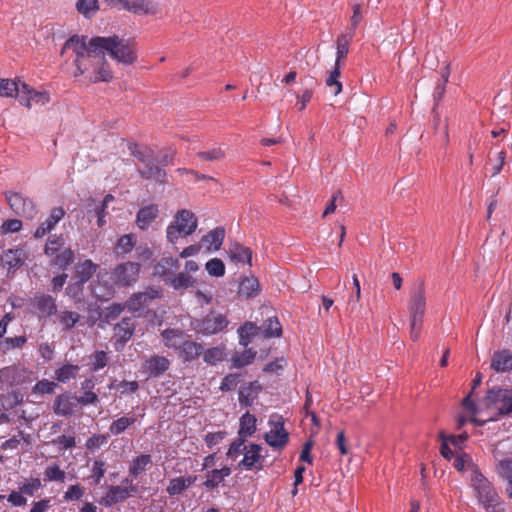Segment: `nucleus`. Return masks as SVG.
<instances>
[{"instance_id": "obj_16", "label": "nucleus", "mask_w": 512, "mask_h": 512, "mask_svg": "<svg viewBox=\"0 0 512 512\" xmlns=\"http://www.w3.org/2000/svg\"><path fill=\"white\" fill-rule=\"evenodd\" d=\"M160 296L161 290L159 288L149 287L143 292L134 293L128 300L127 306L130 311H139Z\"/></svg>"}, {"instance_id": "obj_35", "label": "nucleus", "mask_w": 512, "mask_h": 512, "mask_svg": "<svg viewBox=\"0 0 512 512\" xmlns=\"http://www.w3.org/2000/svg\"><path fill=\"white\" fill-rule=\"evenodd\" d=\"M260 291V284L254 276L244 277L239 284L238 294L241 297L251 298L256 296Z\"/></svg>"}, {"instance_id": "obj_15", "label": "nucleus", "mask_w": 512, "mask_h": 512, "mask_svg": "<svg viewBox=\"0 0 512 512\" xmlns=\"http://www.w3.org/2000/svg\"><path fill=\"white\" fill-rule=\"evenodd\" d=\"M180 268V262L177 258L162 257L153 268V274L162 279L167 285L174 273Z\"/></svg>"}, {"instance_id": "obj_50", "label": "nucleus", "mask_w": 512, "mask_h": 512, "mask_svg": "<svg viewBox=\"0 0 512 512\" xmlns=\"http://www.w3.org/2000/svg\"><path fill=\"white\" fill-rule=\"evenodd\" d=\"M136 244V237L134 234H125L121 236L116 243V252L118 254L130 253Z\"/></svg>"}, {"instance_id": "obj_64", "label": "nucleus", "mask_w": 512, "mask_h": 512, "mask_svg": "<svg viewBox=\"0 0 512 512\" xmlns=\"http://www.w3.org/2000/svg\"><path fill=\"white\" fill-rule=\"evenodd\" d=\"M56 383L43 379L38 381L33 387V392L41 394H51L56 388Z\"/></svg>"}, {"instance_id": "obj_36", "label": "nucleus", "mask_w": 512, "mask_h": 512, "mask_svg": "<svg viewBox=\"0 0 512 512\" xmlns=\"http://www.w3.org/2000/svg\"><path fill=\"white\" fill-rule=\"evenodd\" d=\"M260 328L253 322H245L238 328L239 344L247 347L252 339L259 334Z\"/></svg>"}, {"instance_id": "obj_39", "label": "nucleus", "mask_w": 512, "mask_h": 512, "mask_svg": "<svg viewBox=\"0 0 512 512\" xmlns=\"http://www.w3.org/2000/svg\"><path fill=\"white\" fill-rule=\"evenodd\" d=\"M231 474V469L227 466L221 469H214L207 473L204 486L208 489L216 488L224 479Z\"/></svg>"}, {"instance_id": "obj_55", "label": "nucleus", "mask_w": 512, "mask_h": 512, "mask_svg": "<svg viewBox=\"0 0 512 512\" xmlns=\"http://www.w3.org/2000/svg\"><path fill=\"white\" fill-rule=\"evenodd\" d=\"M203 360L208 365H216L217 363L224 360V350L219 347L207 349L204 352Z\"/></svg>"}, {"instance_id": "obj_62", "label": "nucleus", "mask_w": 512, "mask_h": 512, "mask_svg": "<svg viewBox=\"0 0 512 512\" xmlns=\"http://www.w3.org/2000/svg\"><path fill=\"white\" fill-rule=\"evenodd\" d=\"M239 378L240 375L237 373L226 375L220 384V390L223 392L234 390L239 383Z\"/></svg>"}, {"instance_id": "obj_31", "label": "nucleus", "mask_w": 512, "mask_h": 512, "mask_svg": "<svg viewBox=\"0 0 512 512\" xmlns=\"http://www.w3.org/2000/svg\"><path fill=\"white\" fill-rule=\"evenodd\" d=\"M179 350L181 358L185 362H191L197 359L202 354L203 346L198 342L185 340L183 341Z\"/></svg>"}, {"instance_id": "obj_1", "label": "nucleus", "mask_w": 512, "mask_h": 512, "mask_svg": "<svg viewBox=\"0 0 512 512\" xmlns=\"http://www.w3.org/2000/svg\"><path fill=\"white\" fill-rule=\"evenodd\" d=\"M68 50L75 54V77L84 76L89 82H109L113 73L106 61L103 50L92 45V38L87 41L86 36L73 35L66 40L61 49V56Z\"/></svg>"}, {"instance_id": "obj_29", "label": "nucleus", "mask_w": 512, "mask_h": 512, "mask_svg": "<svg viewBox=\"0 0 512 512\" xmlns=\"http://www.w3.org/2000/svg\"><path fill=\"white\" fill-rule=\"evenodd\" d=\"M227 254L231 261L252 266V250L240 243H233Z\"/></svg>"}, {"instance_id": "obj_2", "label": "nucleus", "mask_w": 512, "mask_h": 512, "mask_svg": "<svg viewBox=\"0 0 512 512\" xmlns=\"http://www.w3.org/2000/svg\"><path fill=\"white\" fill-rule=\"evenodd\" d=\"M92 45L100 47L117 63L133 65L138 59L136 43L132 39L121 38L117 35L109 37H92Z\"/></svg>"}, {"instance_id": "obj_40", "label": "nucleus", "mask_w": 512, "mask_h": 512, "mask_svg": "<svg viewBox=\"0 0 512 512\" xmlns=\"http://www.w3.org/2000/svg\"><path fill=\"white\" fill-rule=\"evenodd\" d=\"M136 421L137 418L135 416H121L118 419L112 421L108 428L109 433L114 436H118L125 432L130 426H133Z\"/></svg>"}, {"instance_id": "obj_32", "label": "nucleus", "mask_w": 512, "mask_h": 512, "mask_svg": "<svg viewBox=\"0 0 512 512\" xmlns=\"http://www.w3.org/2000/svg\"><path fill=\"white\" fill-rule=\"evenodd\" d=\"M256 417L246 412L240 417L239 420V430L238 437L247 440L248 437H251L256 432Z\"/></svg>"}, {"instance_id": "obj_6", "label": "nucleus", "mask_w": 512, "mask_h": 512, "mask_svg": "<svg viewBox=\"0 0 512 512\" xmlns=\"http://www.w3.org/2000/svg\"><path fill=\"white\" fill-rule=\"evenodd\" d=\"M486 408L492 409L497 415L504 416L512 413V390L490 389L484 398Z\"/></svg>"}, {"instance_id": "obj_34", "label": "nucleus", "mask_w": 512, "mask_h": 512, "mask_svg": "<svg viewBox=\"0 0 512 512\" xmlns=\"http://www.w3.org/2000/svg\"><path fill=\"white\" fill-rule=\"evenodd\" d=\"M196 481V477L188 476V477H176L172 478L169 481V484L166 488L167 493L170 496H175L181 494L188 487H190Z\"/></svg>"}, {"instance_id": "obj_47", "label": "nucleus", "mask_w": 512, "mask_h": 512, "mask_svg": "<svg viewBox=\"0 0 512 512\" xmlns=\"http://www.w3.org/2000/svg\"><path fill=\"white\" fill-rule=\"evenodd\" d=\"M256 356L252 349H245L242 353H236L232 356L231 362L234 368H242L251 364Z\"/></svg>"}, {"instance_id": "obj_18", "label": "nucleus", "mask_w": 512, "mask_h": 512, "mask_svg": "<svg viewBox=\"0 0 512 512\" xmlns=\"http://www.w3.org/2000/svg\"><path fill=\"white\" fill-rule=\"evenodd\" d=\"M0 259L8 272H14L24 265L27 254L23 248L8 249L2 253Z\"/></svg>"}, {"instance_id": "obj_13", "label": "nucleus", "mask_w": 512, "mask_h": 512, "mask_svg": "<svg viewBox=\"0 0 512 512\" xmlns=\"http://www.w3.org/2000/svg\"><path fill=\"white\" fill-rule=\"evenodd\" d=\"M244 457L238 466L245 470H262L264 457L261 455L262 447L259 444L252 443L244 447Z\"/></svg>"}, {"instance_id": "obj_52", "label": "nucleus", "mask_w": 512, "mask_h": 512, "mask_svg": "<svg viewBox=\"0 0 512 512\" xmlns=\"http://www.w3.org/2000/svg\"><path fill=\"white\" fill-rule=\"evenodd\" d=\"M109 363V356L103 350L95 351L90 358V369L93 372L99 371L106 367Z\"/></svg>"}, {"instance_id": "obj_20", "label": "nucleus", "mask_w": 512, "mask_h": 512, "mask_svg": "<svg viewBox=\"0 0 512 512\" xmlns=\"http://www.w3.org/2000/svg\"><path fill=\"white\" fill-rule=\"evenodd\" d=\"M31 374L32 372L24 367L15 365L7 366L0 369V380H4L11 385H21Z\"/></svg>"}, {"instance_id": "obj_58", "label": "nucleus", "mask_w": 512, "mask_h": 512, "mask_svg": "<svg viewBox=\"0 0 512 512\" xmlns=\"http://www.w3.org/2000/svg\"><path fill=\"white\" fill-rule=\"evenodd\" d=\"M497 472L503 479L508 481L509 485L512 486V458L499 461L497 464Z\"/></svg>"}, {"instance_id": "obj_43", "label": "nucleus", "mask_w": 512, "mask_h": 512, "mask_svg": "<svg viewBox=\"0 0 512 512\" xmlns=\"http://www.w3.org/2000/svg\"><path fill=\"white\" fill-rule=\"evenodd\" d=\"M353 39V33L349 34H342L337 38L336 41V49H337V56L335 63H338V66H340L341 61L345 59L349 53V45Z\"/></svg>"}, {"instance_id": "obj_19", "label": "nucleus", "mask_w": 512, "mask_h": 512, "mask_svg": "<svg viewBox=\"0 0 512 512\" xmlns=\"http://www.w3.org/2000/svg\"><path fill=\"white\" fill-rule=\"evenodd\" d=\"M490 368L496 373L512 371V350L500 349L492 354Z\"/></svg>"}, {"instance_id": "obj_28", "label": "nucleus", "mask_w": 512, "mask_h": 512, "mask_svg": "<svg viewBox=\"0 0 512 512\" xmlns=\"http://www.w3.org/2000/svg\"><path fill=\"white\" fill-rule=\"evenodd\" d=\"M35 306L40 317H51L57 313L56 300L51 295H38L35 297Z\"/></svg>"}, {"instance_id": "obj_60", "label": "nucleus", "mask_w": 512, "mask_h": 512, "mask_svg": "<svg viewBox=\"0 0 512 512\" xmlns=\"http://www.w3.org/2000/svg\"><path fill=\"white\" fill-rule=\"evenodd\" d=\"M74 261V252L67 248L58 255H56L54 259V264L62 269L68 267Z\"/></svg>"}, {"instance_id": "obj_46", "label": "nucleus", "mask_w": 512, "mask_h": 512, "mask_svg": "<svg viewBox=\"0 0 512 512\" xmlns=\"http://www.w3.org/2000/svg\"><path fill=\"white\" fill-rule=\"evenodd\" d=\"M340 74V66H338V63H335L334 69L325 80L326 86L334 96H337L342 91V83L339 81Z\"/></svg>"}, {"instance_id": "obj_22", "label": "nucleus", "mask_w": 512, "mask_h": 512, "mask_svg": "<svg viewBox=\"0 0 512 512\" xmlns=\"http://www.w3.org/2000/svg\"><path fill=\"white\" fill-rule=\"evenodd\" d=\"M65 211L62 207H54L49 217L42 222L34 232L35 238H42L55 228L57 223L64 217Z\"/></svg>"}, {"instance_id": "obj_41", "label": "nucleus", "mask_w": 512, "mask_h": 512, "mask_svg": "<svg viewBox=\"0 0 512 512\" xmlns=\"http://www.w3.org/2000/svg\"><path fill=\"white\" fill-rule=\"evenodd\" d=\"M165 346L180 349L183 343V332L178 329H165L161 333Z\"/></svg>"}, {"instance_id": "obj_38", "label": "nucleus", "mask_w": 512, "mask_h": 512, "mask_svg": "<svg viewBox=\"0 0 512 512\" xmlns=\"http://www.w3.org/2000/svg\"><path fill=\"white\" fill-rule=\"evenodd\" d=\"M152 463L151 455L141 454L132 459L129 465V475L136 478L146 471L148 465Z\"/></svg>"}, {"instance_id": "obj_25", "label": "nucleus", "mask_w": 512, "mask_h": 512, "mask_svg": "<svg viewBox=\"0 0 512 512\" xmlns=\"http://www.w3.org/2000/svg\"><path fill=\"white\" fill-rule=\"evenodd\" d=\"M225 234L224 227L218 226L204 235L201 239V243L209 252L218 251L224 242Z\"/></svg>"}, {"instance_id": "obj_14", "label": "nucleus", "mask_w": 512, "mask_h": 512, "mask_svg": "<svg viewBox=\"0 0 512 512\" xmlns=\"http://www.w3.org/2000/svg\"><path fill=\"white\" fill-rule=\"evenodd\" d=\"M135 326L131 317H124L114 327V336L116 338L114 347L117 351L123 349L124 345L134 334Z\"/></svg>"}, {"instance_id": "obj_45", "label": "nucleus", "mask_w": 512, "mask_h": 512, "mask_svg": "<svg viewBox=\"0 0 512 512\" xmlns=\"http://www.w3.org/2000/svg\"><path fill=\"white\" fill-rule=\"evenodd\" d=\"M80 370L78 365L65 364L55 371V379L58 382L66 383L75 378Z\"/></svg>"}, {"instance_id": "obj_44", "label": "nucleus", "mask_w": 512, "mask_h": 512, "mask_svg": "<svg viewBox=\"0 0 512 512\" xmlns=\"http://www.w3.org/2000/svg\"><path fill=\"white\" fill-rule=\"evenodd\" d=\"M20 81L0 78V97H16L20 94Z\"/></svg>"}, {"instance_id": "obj_9", "label": "nucleus", "mask_w": 512, "mask_h": 512, "mask_svg": "<svg viewBox=\"0 0 512 512\" xmlns=\"http://www.w3.org/2000/svg\"><path fill=\"white\" fill-rule=\"evenodd\" d=\"M269 424L272 426V428L265 434V441L275 449L284 448L289 441V435L284 428V421L282 416H271Z\"/></svg>"}, {"instance_id": "obj_30", "label": "nucleus", "mask_w": 512, "mask_h": 512, "mask_svg": "<svg viewBox=\"0 0 512 512\" xmlns=\"http://www.w3.org/2000/svg\"><path fill=\"white\" fill-rule=\"evenodd\" d=\"M139 175L145 180H154L158 183H166L167 173L158 165L153 164V160L145 164L144 168L138 169Z\"/></svg>"}, {"instance_id": "obj_27", "label": "nucleus", "mask_w": 512, "mask_h": 512, "mask_svg": "<svg viewBox=\"0 0 512 512\" xmlns=\"http://www.w3.org/2000/svg\"><path fill=\"white\" fill-rule=\"evenodd\" d=\"M95 382L91 378H86L81 383L82 395L75 398L78 404L82 406L95 405L99 401L98 395L94 392Z\"/></svg>"}, {"instance_id": "obj_48", "label": "nucleus", "mask_w": 512, "mask_h": 512, "mask_svg": "<svg viewBox=\"0 0 512 512\" xmlns=\"http://www.w3.org/2000/svg\"><path fill=\"white\" fill-rule=\"evenodd\" d=\"M80 318V314L73 311L64 310L58 313V321L64 330L72 329L79 322Z\"/></svg>"}, {"instance_id": "obj_42", "label": "nucleus", "mask_w": 512, "mask_h": 512, "mask_svg": "<svg viewBox=\"0 0 512 512\" xmlns=\"http://www.w3.org/2000/svg\"><path fill=\"white\" fill-rule=\"evenodd\" d=\"M98 265L93 263L90 259L80 263L76 268V278L82 283L89 281L96 272Z\"/></svg>"}, {"instance_id": "obj_12", "label": "nucleus", "mask_w": 512, "mask_h": 512, "mask_svg": "<svg viewBox=\"0 0 512 512\" xmlns=\"http://www.w3.org/2000/svg\"><path fill=\"white\" fill-rule=\"evenodd\" d=\"M50 101L47 92L37 91L25 82L20 83L19 102L21 105L30 109L32 102L38 105H45Z\"/></svg>"}, {"instance_id": "obj_10", "label": "nucleus", "mask_w": 512, "mask_h": 512, "mask_svg": "<svg viewBox=\"0 0 512 512\" xmlns=\"http://www.w3.org/2000/svg\"><path fill=\"white\" fill-rule=\"evenodd\" d=\"M5 195L10 208L15 214L27 219H33L37 215V207L31 199L14 192H7Z\"/></svg>"}, {"instance_id": "obj_5", "label": "nucleus", "mask_w": 512, "mask_h": 512, "mask_svg": "<svg viewBox=\"0 0 512 512\" xmlns=\"http://www.w3.org/2000/svg\"><path fill=\"white\" fill-rule=\"evenodd\" d=\"M190 325L197 334L211 336L224 331L229 320L225 314L211 311L201 318H193Z\"/></svg>"}, {"instance_id": "obj_11", "label": "nucleus", "mask_w": 512, "mask_h": 512, "mask_svg": "<svg viewBox=\"0 0 512 512\" xmlns=\"http://www.w3.org/2000/svg\"><path fill=\"white\" fill-rule=\"evenodd\" d=\"M426 309L425 287L423 282L417 284L411 291L408 311L410 320L423 321Z\"/></svg>"}, {"instance_id": "obj_8", "label": "nucleus", "mask_w": 512, "mask_h": 512, "mask_svg": "<svg viewBox=\"0 0 512 512\" xmlns=\"http://www.w3.org/2000/svg\"><path fill=\"white\" fill-rule=\"evenodd\" d=\"M141 270V265L136 262H125L117 265L112 273L115 284L120 286H131L137 282Z\"/></svg>"}, {"instance_id": "obj_63", "label": "nucleus", "mask_w": 512, "mask_h": 512, "mask_svg": "<svg viewBox=\"0 0 512 512\" xmlns=\"http://www.w3.org/2000/svg\"><path fill=\"white\" fill-rule=\"evenodd\" d=\"M54 445H57L60 450H68L76 446V439L74 436L61 435L52 440Z\"/></svg>"}, {"instance_id": "obj_53", "label": "nucleus", "mask_w": 512, "mask_h": 512, "mask_svg": "<svg viewBox=\"0 0 512 512\" xmlns=\"http://www.w3.org/2000/svg\"><path fill=\"white\" fill-rule=\"evenodd\" d=\"M197 156L203 161H218L225 157V151L221 146H214L206 151H200Z\"/></svg>"}, {"instance_id": "obj_54", "label": "nucleus", "mask_w": 512, "mask_h": 512, "mask_svg": "<svg viewBox=\"0 0 512 512\" xmlns=\"http://www.w3.org/2000/svg\"><path fill=\"white\" fill-rule=\"evenodd\" d=\"M264 335L266 337H279L282 334V326L277 317H269L265 323Z\"/></svg>"}, {"instance_id": "obj_17", "label": "nucleus", "mask_w": 512, "mask_h": 512, "mask_svg": "<svg viewBox=\"0 0 512 512\" xmlns=\"http://www.w3.org/2000/svg\"><path fill=\"white\" fill-rule=\"evenodd\" d=\"M129 489L130 491L128 489H124L120 485L109 486L103 497L104 503L111 506L138 494V487H130Z\"/></svg>"}, {"instance_id": "obj_4", "label": "nucleus", "mask_w": 512, "mask_h": 512, "mask_svg": "<svg viewBox=\"0 0 512 512\" xmlns=\"http://www.w3.org/2000/svg\"><path fill=\"white\" fill-rule=\"evenodd\" d=\"M197 227L198 219L191 210H178L166 228V239L170 244L176 245L179 239L192 235Z\"/></svg>"}, {"instance_id": "obj_37", "label": "nucleus", "mask_w": 512, "mask_h": 512, "mask_svg": "<svg viewBox=\"0 0 512 512\" xmlns=\"http://www.w3.org/2000/svg\"><path fill=\"white\" fill-rule=\"evenodd\" d=\"M196 279L192 275L182 271L172 276L171 280L167 285L172 287L174 290H186L195 285Z\"/></svg>"}, {"instance_id": "obj_3", "label": "nucleus", "mask_w": 512, "mask_h": 512, "mask_svg": "<svg viewBox=\"0 0 512 512\" xmlns=\"http://www.w3.org/2000/svg\"><path fill=\"white\" fill-rule=\"evenodd\" d=\"M470 480L478 502L485 511L500 512L502 510L501 501L496 489L477 467L472 469Z\"/></svg>"}, {"instance_id": "obj_21", "label": "nucleus", "mask_w": 512, "mask_h": 512, "mask_svg": "<svg viewBox=\"0 0 512 512\" xmlns=\"http://www.w3.org/2000/svg\"><path fill=\"white\" fill-rule=\"evenodd\" d=\"M262 391V385L258 381H252L242 385L238 392V400L241 407H250Z\"/></svg>"}, {"instance_id": "obj_57", "label": "nucleus", "mask_w": 512, "mask_h": 512, "mask_svg": "<svg viewBox=\"0 0 512 512\" xmlns=\"http://www.w3.org/2000/svg\"><path fill=\"white\" fill-rule=\"evenodd\" d=\"M45 480L64 482L66 473L58 465H50L44 471Z\"/></svg>"}, {"instance_id": "obj_59", "label": "nucleus", "mask_w": 512, "mask_h": 512, "mask_svg": "<svg viewBox=\"0 0 512 512\" xmlns=\"http://www.w3.org/2000/svg\"><path fill=\"white\" fill-rule=\"evenodd\" d=\"M108 442V436L105 434H93L91 437H89L86 440L85 446L86 448L94 452L95 450L99 449L103 445H105Z\"/></svg>"}, {"instance_id": "obj_33", "label": "nucleus", "mask_w": 512, "mask_h": 512, "mask_svg": "<svg viewBox=\"0 0 512 512\" xmlns=\"http://www.w3.org/2000/svg\"><path fill=\"white\" fill-rule=\"evenodd\" d=\"M126 11L133 14H151L157 13V4L149 0H129Z\"/></svg>"}, {"instance_id": "obj_61", "label": "nucleus", "mask_w": 512, "mask_h": 512, "mask_svg": "<svg viewBox=\"0 0 512 512\" xmlns=\"http://www.w3.org/2000/svg\"><path fill=\"white\" fill-rule=\"evenodd\" d=\"M246 440L240 437H237L231 444L227 451V456L233 460H235L241 453L245 452L244 444Z\"/></svg>"}, {"instance_id": "obj_49", "label": "nucleus", "mask_w": 512, "mask_h": 512, "mask_svg": "<svg viewBox=\"0 0 512 512\" xmlns=\"http://www.w3.org/2000/svg\"><path fill=\"white\" fill-rule=\"evenodd\" d=\"M26 342L27 337L25 335L7 337L0 342V351L2 353H7L8 351L13 349H21Z\"/></svg>"}, {"instance_id": "obj_7", "label": "nucleus", "mask_w": 512, "mask_h": 512, "mask_svg": "<svg viewBox=\"0 0 512 512\" xmlns=\"http://www.w3.org/2000/svg\"><path fill=\"white\" fill-rule=\"evenodd\" d=\"M43 488L42 482L37 477L25 478L19 485L18 490H13L8 496L7 501L14 507H21L27 504L25 496H35Z\"/></svg>"}, {"instance_id": "obj_26", "label": "nucleus", "mask_w": 512, "mask_h": 512, "mask_svg": "<svg viewBox=\"0 0 512 512\" xmlns=\"http://www.w3.org/2000/svg\"><path fill=\"white\" fill-rule=\"evenodd\" d=\"M170 367V361L159 355H154L147 359L144 363L145 370L150 376L157 377L164 374Z\"/></svg>"}, {"instance_id": "obj_24", "label": "nucleus", "mask_w": 512, "mask_h": 512, "mask_svg": "<svg viewBox=\"0 0 512 512\" xmlns=\"http://www.w3.org/2000/svg\"><path fill=\"white\" fill-rule=\"evenodd\" d=\"M74 398L68 394L63 393L57 395L53 403V412L62 417H70L74 414Z\"/></svg>"}, {"instance_id": "obj_56", "label": "nucleus", "mask_w": 512, "mask_h": 512, "mask_svg": "<svg viewBox=\"0 0 512 512\" xmlns=\"http://www.w3.org/2000/svg\"><path fill=\"white\" fill-rule=\"evenodd\" d=\"M205 268L208 274L213 277H222L225 274V265L219 258L210 259L205 264Z\"/></svg>"}, {"instance_id": "obj_51", "label": "nucleus", "mask_w": 512, "mask_h": 512, "mask_svg": "<svg viewBox=\"0 0 512 512\" xmlns=\"http://www.w3.org/2000/svg\"><path fill=\"white\" fill-rule=\"evenodd\" d=\"M76 8L80 14L89 18L99 10V0H78Z\"/></svg>"}, {"instance_id": "obj_23", "label": "nucleus", "mask_w": 512, "mask_h": 512, "mask_svg": "<svg viewBox=\"0 0 512 512\" xmlns=\"http://www.w3.org/2000/svg\"><path fill=\"white\" fill-rule=\"evenodd\" d=\"M159 216V208L156 204H150L139 209L136 215V225L141 230H146Z\"/></svg>"}]
</instances>
